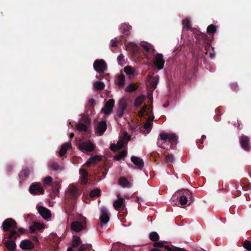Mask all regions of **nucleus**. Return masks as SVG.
<instances>
[{
    "mask_svg": "<svg viewBox=\"0 0 251 251\" xmlns=\"http://www.w3.org/2000/svg\"><path fill=\"white\" fill-rule=\"evenodd\" d=\"M82 120L83 122L86 123V124L89 123L90 122V119L87 117L86 116L83 115L82 117Z\"/></svg>",
    "mask_w": 251,
    "mask_h": 251,
    "instance_id": "obj_63",
    "label": "nucleus"
},
{
    "mask_svg": "<svg viewBox=\"0 0 251 251\" xmlns=\"http://www.w3.org/2000/svg\"><path fill=\"white\" fill-rule=\"evenodd\" d=\"M87 227L86 218L81 214H78L71 224V229L75 232H79Z\"/></svg>",
    "mask_w": 251,
    "mask_h": 251,
    "instance_id": "obj_3",
    "label": "nucleus"
},
{
    "mask_svg": "<svg viewBox=\"0 0 251 251\" xmlns=\"http://www.w3.org/2000/svg\"><path fill=\"white\" fill-rule=\"evenodd\" d=\"M154 65L159 70H161L164 67L165 60L163 59L162 54L157 53L155 56Z\"/></svg>",
    "mask_w": 251,
    "mask_h": 251,
    "instance_id": "obj_11",
    "label": "nucleus"
},
{
    "mask_svg": "<svg viewBox=\"0 0 251 251\" xmlns=\"http://www.w3.org/2000/svg\"><path fill=\"white\" fill-rule=\"evenodd\" d=\"M164 249L167 251H184V249L183 248H180L176 247H173V249H171L168 245H164Z\"/></svg>",
    "mask_w": 251,
    "mask_h": 251,
    "instance_id": "obj_40",
    "label": "nucleus"
},
{
    "mask_svg": "<svg viewBox=\"0 0 251 251\" xmlns=\"http://www.w3.org/2000/svg\"><path fill=\"white\" fill-rule=\"evenodd\" d=\"M81 244V241L79 237L75 235L73 236L72 246L73 248L77 247Z\"/></svg>",
    "mask_w": 251,
    "mask_h": 251,
    "instance_id": "obj_28",
    "label": "nucleus"
},
{
    "mask_svg": "<svg viewBox=\"0 0 251 251\" xmlns=\"http://www.w3.org/2000/svg\"><path fill=\"white\" fill-rule=\"evenodd\" d=\"M51 241L53 242L52 246L57 247L60 242V238L56 234H52L49 237Z\"/></svg>",
    "mask_w": 251,
    "mask_h": 251,
    "instance_id": "obj_22",
    "label": "nucleus"
},
{
    "mask_svg": "<svg viewBox=\"0 0 251 251\" xmlns=\"http://www.w3.org/2000/svg\"><path fill=\"white\" fill-rule=\"evenodd\" d=\"M153 246L154 247L156 248H163L164 247L163 243L162 241L158 242L155 241L153 243Z\"/></svg>",
    "mask_w": 251,
    "mask_h": 251,
    "instance_id": "obj_53",
    "label": "nucleus"
},
{
    "mask_svg": "<svg viewBox=\"0 0 251 251\" xmlns=\"http://www.w3.org/2000/svg\"><path fill=\"white\" fill-rule=\"evenodd\" d=\"M123 142L121 141H119L116 145L115 144H111L110 147V149L113 151H116L119 149H122L123 147Z\"/></svg>",
    "mask_w": 251,
    "mask_h": 251,
    "instance_id": "obj_26",
    "label": "nucleus"
},
{
    "mask_svg": "<svg viewBox=\"0 0 251 251\" xmlns=\"http://www.w3.org/2000/svg\"><path fill=\"white\" fill-rule=\"evenodd\" d=\"M36 229L35 226H30L29 228L30 232L31 233H34L35 232V230Z\"/></svg>",
    "mask_w": 251,
    "mask_h": 251,
    "instance_id": "obj_64",
    "label": "nucleus"
},
{
    "mask_svg": "<svg viewBox=\"0 0 251 251\" xmlns=\"http://www.w3.org/2000/svg\"><path fill=\"white\" fill-rule=\"evenodd\" d=\"M94 89L96 90H102L105 87V84L101 81H96L94 83Z\"/></svg>",
    "mask_w": 251,
    "mask_h": 251,
    "instance_id": "obj_30",
    "label": "nucleus"
},
{
    "mask_svg": "<svg viewBox=\"0 0 251 251\" xmlns=\"http://www.w3.org/2000/svg\"><path fill=\"white\" fill-rule=\"evenodd\" d=\"M49 166L53 171L62 170L64 169L62 165H60L58 163L53 161L49 163Z\"/></svg>",
    "mask_w": 251,
    "mask_h": 251,
    "instance_id": "obj_21",
    "label": "nucleus"
},
{
    "mask_svg": "<svg viewBox=\"0 0 251 251\" xmlns=\"http://www.w3.org/2000/svg\"><path fill=\"white\" fill-rule=\"evenodd\" d=\"M123 139L124 140H127V141H128L130 140V136L127 134V133L126 132L124 133V136H123Z\"/></svg>",
    "mask_w": 251,
    "mask_h": 251,
    "instance_id": "obj_62",
    "label": "nucleus"
},
{
    "mask_svg": "<svg viewBox=\"0 0 251 251\" xmlns=\"http://www.w3.org/2000/svg\"><path fill=\"white\" fill-rule=\"evenodd\" d=\"M30 173L31 170L30 169L28 168L24 169L20 172L19 175V177L23 180L26 179L28 177Z\"/></svg>",
    "mask_w": 251,
    "mask_h": 251,
    "instance_id": "obj_20",
    "label": "nucleus"
},
{
    "mask_svg": "<svg viewBox=\"0 0 251 251\" xmlns=\"http://www.w3.org/2000/svg\"><path fill=\"white\" fill-rule=\"evenodd\" d=\"M148 108V106L146 104H145L142 108L138 112V114L139 117H142L144 115L145 112L146 111Z\"/></svg>",
    "mask_w": 251,
    "mask_h": 251,
    "instance_id": "obj_48",
    "label": "nucleus"
},
{
    "mask_svg": "<svg viewBox=\"0 0 251 251\" xmlns=\"http://www.w3.org/2000/svg\"><path fill=\"white\" fill-rule=\"evenodd\" d=\"M19 237L16 230H13L5 234L2 239V242L8 251H15L16 248L15 241Z\"/></svg>",
    "mask_w": 251,
    "mask_h": 251,
    "instance_id": "obj_2",
    "label": "nucleus"
},
{
    "mask_svg": "<svg viewBox=\"0 0 251 251\" xmlns=\"http://www.w3.org/2000/svg\"><path fill=\"white\" fill-rule=\"evenodd\" d=\"M151 126L152 124L149 121H147L144 124L143 127L146 129H151Z\"/></svg>",
    "mask_w": 251,
    "mask_h": 251,
    "instance_id": "obj_55",
    "label": "nucleus"
},
{
    "mask_svg": "<svg viewBox=\"0 0 251 251\" xmlns=\"http://www.w3.org/2000/svg\"><path fill=\"white\" fill-rule=\"evenodd\" d=\"M239 142L243 149L247 151H250L251 146L250 145V140L249 137L242 135L239 138Z\"/></svg>",
    "mask_w": 251,
    "mask_h": 251,
    "instance_id": "obj_9",
    "label": "nucleus"
},
{
    "mask_svg": "<svg viewBox=\"0 0 251 251\" xmlns=\"http://www.w3.org/2000/svg\"><path fill=\"white\" fill-rule=\"evenodd\" d=\"M29 191L33 195H40L44 193V189L39 182L32 183L29 187Z\"/></svg>",
    "mask_w": 251,
    "mask_h": 251,
    "instance_id": "obj_8",
    "label": "nucleus"
},
{
    "mask_svg": "<svg viewBox=\"0 0 251 251\" xmlns=\"http://www.w3.org/2000/svg\"><path fill=\"white\" fill-rule=\"evenodd\" d=\"M77 147L79 150L84 153L92 152L96 148L95 145L90 140L83 141L82 140H80L77 143Z\"/></svg>",
    "mask_w": 251,
    "mask_h": 251,
    "instance_id": "obj_5",
    "label": "nucleus"
},
{
    "mask_svg": "<svg viewBox=\"0 0 251 251\" xmlns=\"http://www.w3.org/2000/svg\"><path fill=\"white\" fill-rule=\"evenodd\" d=\"M107 129V124L104 121L99 122L97 126V133L99 135H102Z\"/></svg>",
    "mask_w": 251,
    "mask_h": 251,
    "instance_id": "obj_14",
    "label": "nucleus"
},
{
    "mask_svg": "<svg viewBox=\"0 0 251 251\" xmlns=\"http://www.w3.org/2000/svg\"><path fill=\"white\" fill-rule=\"evenodd\" d=\"M191 195V192L188 189H182L177 191L173 197H179V202L181 205H184L188 202L187 197Z\"/></svg>",
    "mask_w": 251,
    "mask_h": 251,
    "instance_id": "obj_4",
    "label": "nucleus"
},
{
    "mask_svg": "<svg viewBox=\"0 0 251 251\" xmlns=\"http://www.w3.org/2000/svg\"><path fill=\"white\" fill-rule=\"evenodd\" d=\"M120 194L118 195V200H116L113 202V207L116 210H118L120 208L125 206L124 202L125 201V199L122 197H119Z\"/></svg>",
    "mask_w": 251,
    "mask_h": 251,
    "instance_id": "obj_18",
    "label": "nucleus"
},
{
    "mask_svg": "<svg viewBox=\"0 0 251 251\" xmlns=\"http://www.w3.org/2000/svg\"><path fill=\"white\" fill-rule=\"evenodd\" d=\"M80 178L81 183L84 185H86L88 183V173L87 171L84 169L81 168L79 171Z\"/></svg>",
    "mask_w": 251,
    "mask_h": 251,
    "instance_id": "obj_13",
    "label": "nucleus"
},
{
    "mask_svg": "<svg viewBox=\"0 0 251 251\" xmlns=\"http://www.w3.org/2000/svg\"><path fill=\"white\" fill-rule=\"evenodd\" d=\"M114 104V100L113 99H109L106 102L104 106L101 109V112L105 115H110L113 109Z\"/></svg>",
    "mask_w": 251,
    "mask_h": 251,
    "instance_id": "obj_10",
    "label": "nucleus"
},
{
    "mask_svg": "<svg viewBox=\"0 0 251 251\" xmlns=\"http://www.w3.org/2000/svg\"><path fill=\"white\" fill-rule=\"evenodd\" d=\"M230 87L233 90L236 91L238 86L237 83H232L231 84Z\"/></svg>",
    "mask_w": 251,
    "mask_h": 251,
    "instance_id": "obj_59",
    "label": "nucleus"
},
{
    "mask_svg": "<svg viewBox=\"0 0 251 251\" xmlns=\"http://www.w3.org/2000/svg\"><path fill=\"white\" fill-rule=\"evenodd\" d=\"M159 136L160 139H158L157 143L158 147L166 150L175 148L177 140V138L175 134L161 132Z\"/></svg>",
    "mask_w": 251,
    "mask_h": 251,
    "instance_id": "obj_1",
    "label": "nucleus"
},
{
    "mask_svg": "<svg viewBox=\"0 0 251 251\" xmlns=\"http://www.w3.org/2000/svg\"><path fill=\"white\" fill-rule=\"evenodd\" d=\"M241 183L244 185H241L242 189H244L245 188L248 189L250 187V184H248V180L246 178H244L241 180Z\"/></svg>",
    "mask_w": 251,
    "mask_h": 251,
    "instance_id": "obj_45",
    "label": "nucleus"
},
{
    "mask_svg": "<svg viewBox=\"0 0 251 251\" xmlns=\"http://www.w3.org/2000/svg\"><path fill=\"white\" fill-rule=\"evenodd\" d=\"M76 128L77 130L79 131L87 132V126L86 125L81 123L77 124L76 125Z\"/></svg>",
    "mask_w": 251,
    "mask_h": 251,
    "instance_id": "obj_34",
    "label": "nucleus"
},
{
    "mask_svg": "<svg viewBox=\"0 0 251 251\" xmlns=\"http://www.w3.org/2000/svg\"><path fill=\"white\" fill-rule=\"evenodd\" d=\"M59 186L57 183H56L55 184H54L52 185V189L53 193L55 194H57L59 193Z\"/></svg>",
    "mask_w": 251,
    "mask_h": 251,
    "instance_id": "obj_51",
    "label": "nucleus"
},
{
    "mask_svg": "<svg viewBox=\"0 0 251 251\" xmlns=\"http://www.w3.org/2000/svg\"><path fill=\"white\" fill-rule=\"evenodd\" d=\"M95 103V100L94 99L91 98L89 100L88 105H89V107H93Z\"/></svg>",
    "mask_w": 251,
    "mask_h": 251,
    "instance_id": "obj_57",
    "label": "nucleus"
},
{
    "mask_svg": "<svg viewBox=\"0 0 251 251\" xmlns=\"http://www.w3.org/2000/svg\"><path fill=\"white\" fill-rule=\"evenodd\" d=\"M25 230L23 228H19L18 229V230H16V233L19 234V237H20L21 235L25 233Z\"/></svg>",
    "mask_w": 251,
    "mask_h": 251,
    "instance_id": "obj_56",
    "label": "nucleus"
},
{
    "mask_svg": "<svg viewBox=\"0 0 251 251\" xmlns=\"http://www.w3.org/2000/svg\"><path fill=\"white\" fill-rule=\"evenodd\" d=\"M157 82H158L157 80H155L154 79H153V80L151 82V87L153 89H154L156 88Z\"/></svg>",
    "mask_w": 251,
    "mask_h": 251,
    "instance_id": "obj_60",
    "label": "nucleus"
},
{
    "mask_svg": "<svg viewBox=\"0 0 251 251\" xmlns=\"http://www.w3.org/2000/svg\"><path fill=\"white\" fill-rule=\"evenodd\" d=\"M127 155V151L123 150L119 152L117 154L114 155L113 158L115 160L117 161H120L121 159L126 156Z\"/></svg>",
    "mask_w": 251,
    "mask_h": 251,
    "instance_id": "obj_29",
    "label": "nucleus"
},
{
    "mask_svg": "<svg viewBox=\"0 0 251 251\" xmlns=\"http://www.w3.org/2000/svg\"><path fill=\"white\" fill-rule=\"evenodd\" d=\"M69 195L72 199H75L78 195V190L75 187H71L69 189Z\"/></svg>",
    "mask_w": 251,
    "mask_h": 251,
    "instance_id": "obj_31",
    "label": "nucleus"
},
{
    "mask_svg": "<svg viewBox=\"0 0 251 251\" xmlns=\"http://www.w3.org/2000/svg\"><path fill=\"white\" fill-rule=\"evenodd\" d=\"M149 238L151 241L155 242L159 240V236L157 232H152L150 234Z\"/></svg>",
    "mask_w": 251,
    "mask_h": 251,
    "instance_id": "obj_35",
    "label": "nucleus"
},
{
    "mask_svg": "<svg viewBox=\"0 0 251 251\" xmlns=\"http://www.w3.org/2000/svg\"><path fill=\"white\" fill-rule=\"evenodd\" d=\"M101 194V191L99 188H96L93 190H92L90 192V196L92 198L93 197H99L100 195Z\"/></svg>",
    "mask_w": 251,
    "mask_h": 251,
    "instance_id": "obj_33",
    "label": "nucleus"
},
{
    "mask_svg": "<svg viewBox=\"0 0 251 251\" xmlns=\"http://www.w3.org/2000/svg\"><path fill=\"white\" fill-rule=\"evenodd\" d=\"M100 157L97 155L91 157L86 163V165L90 167L92 164H95L99 161L100 160Z\"/></svg>",
    "mask_w": 251,
    "mask_h": 251,
    "instance_id": "obj_19",
    "label": "nucleus"
},
{
    "mask_svg": "<svg viewBox=\"0 0 251 251\" xmlns=\"http://www.w3.org/2000/svg\"><path fill=\"white\" fill-rule=\"evenodd\" d=\"M182 24L186 28H187V30L191 29V24L190 21L188 19L183 20Z\"/></svg>",
    "mask_w": 251,
    "mask_h": 251,
    "instance_id": "obj_44",
    "label": "nucleus"
},
{
    "mask_svg": "<svg viewBox=\"0 0 251 251\" xmlns=\"http://www.w3.org/2000/svg\"><path fill=\"white\" fill-rule=\"evenodd\" d=\"M59 186L57 183H56L55 184H54L52 185V189L53 193L55 194H57L59 193Z\"/></svg>",
    "mask_w": 251,
    "mask_h": 251,
    "instance_id": "obj_50",
    "label": "nucleus"
},
{
    "mask_svg": "<svg viewBox=\"0 0 251 251\" xmlns=\"http://www.w3.org/2000/svg\"><path fill=\"white\" fill-rule=\"evenodd\" d=\"M199 38H201L202 40H203L205 43H207L208 42V40L207 39V36L204 33H201L199 35Z\"/></svg>",
    "mask_w": 251,
    "mask_h": 251,
    "instance_id": "obj_52",
    "label": "nucleus"
},
{
    "mask_svg": "<svg viewBox=\"0 0 251 251\" xmlns=\"http://www.w3.org/2000/svg\"><path fill=\"white\" fill-rule=\"evenodd\" d=\"M119 182L120 185L123 187H130L131 186V184L129 181L125 177H121L120 178Z\"/></svg>",
    "mask_w": 251,
    "mask_h": 251,
    "instance_id": "obj_25",
    "label": "nucleus"
},
{
    "mask_svg": "<svg viewBox=\"0 0 251 251\" xmlns=\"http://www.w3.org/2000/svg\"><path fill=\"white\" fill-rule=\"evenodd\" d=\"M124 55L123 54H120L117 57V60L119 64H122V62L124 60Z\"/></svg>",
    "mask_w": 251,
    "mask_h": 251,
    "instance_id": "obj_58",
    "label": "nucleus"
},
{
    "mask_svg": "<svg viewBox=\"0 0 251 251\" xmlns=\"http://www.w3.org/2000/svg\"><path fill=\"white\" fill-rule=\"evenodd\" d=\"M125 77L123 74H121L118 77V85L119 86H123L125 84Z\"/></svg>",
    "mask_w": 251,
    "mask_h": 251,
    "instance_id": "obj_39",
    "label": "nucleus"
},
{
    "mask_svg": "<svg viewBox=\"0 0 251 251\" xmlns=\"http://www.w3.org/2000/svg\"><path fill=\"white\" fill-rule=\"evenodd\" d=\"M3 230L5 232L16 230L17 229L16 222L12 218H7L2 223V225Z\"/></svg>",
    "mask_w": 251,
    "mask_h": 251,
    "instance_id": "obj_6",
    "label": "nucleus"
},
{
    "mask_svg": "<svg viewBox=\"0 0 251 251\" xmlns=\"http://www.w3.org/2000/svg\"><path fill=\"white\" fill-rule=\"evenodd\" d=\"M43 182L45 185H50L52 183V178L50 176H48L43 180Z\"/></svg>",
    "mask_w": 251,
    "mask_h": 251,
    "instance_id": "obj_46",
    "label": "nucleus"
},
{
    "mask_svg": "<svg viewBox=\"0 0 251 251\" xmlns=\"http://www.w3.org/2000/svg\"><path fill=\"white\" fill-rule=\"evenodd\" d=\"M89 246H86L85 245H82L79 247L77 251H88L89 250V248H88ZM67 251H75L71 247H69L67 249Z\"/></svg>",
    "mask_w": 251,
    "mask_h": 251,
    "instance_id": "obj_37",
    "label": "nucleus"
},
{
    "mask_svg": "<svg viewBox=\"0 0 251 251\" xmlns=\"http://www.w3.org/2000/svg\"><path fill=\"white\" fill-rule=\"evenodd\" d=\"M137 88L138 87L135 83H131L126 87V91L128 92H132L136 91Z\"/></svg>",
    "mask_w": 251,
    "mask_h": 251,
    "instance_id": "obj_38",
    "label": "nucleus"
},
{
    "mask_svg": "<svg viewBox=\"0 0 251 251\" xmlns=\"http://www.w3.org/2000/svg\"><path fill=\"white\" fill-rule=\"evenodd\" d=\"M125 110H126L125 109L118 107V108L117 110V116L119 118L122 117L125 113Z\"/></svg>",
    "mask_w": 251,
    "mask_h": 251,
    "instance_id": "obj_49",
    "label": "nucleus"
},
{
    "mask_svg": "<svg viewBox=\"0 0 251 251\" xmlns=\"http://www.w3.org/2000/svg\"><path fill=\"white\" fill-rule=\"evenodd\" d=\"M71 146V143H66L62 145L59 152V156H62L64 155L66 153L69 147Z\"/></svg>",
    "mask_w": 251,
    "mask_h": 251,
    "instance_id": "obj_24",
    "label": "nucleus"
},
{
    "mask_svg": "<svg viewBox=\"0 0 251 251\" xmlns=\"http://www.w3.org/2000/svg\"><path fill=\"white\" fill-rule=\"evenodd\" d=\"M143 48L147 52L150 53H154L155 50L154 49L151 44L144 45Z\"/></svg>",
    "mask_w": 251,
    "mask_h": 251,
    "instance_id": "obj_32",
    "label": "nucleus"
},
{
    "mask_svg": "<svg viewBox=\"0 0 251 251\" xmlns=\"http://www.w3.org/2000/svg\"><path fill=\"white\" fill-rule=\"evenodd\" d=\"M94 70L99 73H104L107 70L106 62L103 59H97L93 64Z\"/></svg>",
    "mask_w": 251,
    "mask_h": 251,
    "instance_id": "obj_7",
    "label": "nucleus"
},
{
    "mask_svg": "<svg viewBox=\"0 0 251 251\" xmlns=\"http://www.w3.org/2000/svg\"><path fill=\"white\" fill-rule=\"evenodd\" d=\"M146 97L144 95H141L137 97L134 102V106L135 107H138L140 106L144 101L145 100Z\"/></svg>",
    "mask_w": 251,
    "mask_h": 251,
    "instance_id": "obj_23",
    "label": "nucleus"
},
{
    "mask_svg": "<svg viewBox=\"0 0 251 251\" xmlns=\"http://www.w3.org/2000/svg\"><path fill=\"white\" fill-rule=\"evenodd\" d=\"M243 246L245 249L251 251V241L249 240H246L243 243Z\"/></svg>",
    "mask_w": 251,
    "mask_h": 251,
    "instance_id": "obj_43",
    "label": "nucleus"
},
{
    "mask_svg": "<svg viewBox=\"0 0 251 251\" xmlns=\"http://www.w3.org/2000/svg\"><path fill=\"white\" fill-rule=\"evenodd\" d=\"M34 224L36 229L38 230L42 229L45 227V225L44 224H42L39 223H35Z\"/></svg>",
    "mask_w": 251,
    "mask_h": 251,
    "instance_id": "obj_54",
    "label": "nucleus"
},
{
    "mask_svg": "<svg viewBox=\"0 0 251 251\" xmlns=\"http://www.w3.org/2000/svg\"><path fill=\"white\" fill-rule=\"evenodd\" d=\"M124 72L128 75H133L134 73V69L131 66H126L124 69Z\"/></svg>",
    "mask_w": 251,
    "mask_h": 251,
    "instance_id": "obj_41",
    "label": "nucleus"
},
{
    "mask_svg": "<svg viewBox=\"0 0 251 251\" xmlns=\"http://www.w3.org/2000/svg\"><path fill=\"white\" fill-rule=\"evenodd\" d=\"M127 104L126 100L125 98H122L119 102L118 107L126 110Z\"/></svg>",
    "mask_w": 251,
    "mask_h": 251,
    "instance_id": "obj_36",
    "label": "nucleus"
},
{
    "mask_svg": "<svg viewBox=\"0 0 251 251\" xmlns=\"http://www.w3.org/2000/svg\"><path fill=\"white\" fill-rule=\"evenodd\" d=\"M165 161L167 163H172L174 161V157L173 154H168L165 157Z\"/></svg>",
    "mask_w": 251,
    "mask_h": 251,
    "instance_id": "obj_47",
    "label": "nucleus"
},
{
    "mask_svg": "<svg viewBox=\"0 0 251 251\" xmlns=\"http://www.w3.org/2000/svg\"><path fill=\"white\" fill-rule=\"evenodd\" d=\"M131 28L132 26L126 24H122L120 26V29L123 30L124 33L126 36L129 35L128 32Z\"/></svg>",
    "mask_w": 251,
    "mask_h": 251,
    "instance_id": "obj_27",
    "label": "nucleus"
},
{
    "mask_svg": "<svg viewBox=\"0 0 251 251\" xmlns=\"http://www.w3.org/2000/svg\"><path fill=\"white\" fill-rule=\"evenodd\" d=\"M38 211L44 219H48L51 216L50 210L42 206L38 207Z\"/></svg>",
    "mask_w": 251,
    "mask_h": 251,
    "instance_id": "obj_15",
    "label": "nucleus"
},
{
    "mask_svg": "<svg viewBox=\"0 0 251 251\" xmlns=\"http://www.w3.org/2000/svg\"><path fill=\"white\" fill-rule=\"evenodd\" d=\"M131 160L138 169L141 170L144 167V163L143 160L140 158L132 156L131 157Z\"/></svg>",
    "mask_w": 251,
    "mask_h": 251,
    "instance_id": "obj_17",
    "label": "nucleus"
},
{
    "mask_svg": "<svg viewBox=\"0 0 251 251\" xmlns=\"http://www.w3.org/2000/svg\"><path fill=\"white\" fill-rule=\"evenodd\" d=\"M100 221L103 224H106L109 220V217L108 215L107 210L105 207L101 209V213L100 216Z\"/></svg>",
    "mask_w": 251,
    "mask_h": 251,
    "instance_id": "obj_16",
    "label": "nucleus"
},
{
    "mask_svg": "<svg viewBox=\"0 0 251 251\" xmlns=\"http://www.w3.org/2000/svg\"><path fill=\"white\" fill-rule=\"evenodd\" d=\"M20 247L23 250H29L34 249V246L29 240H24L21 242Z\"/></svg>",
    "mask_w": 251,
    "mask_h": 251,
    "instance_id": "obj_12",
    "label": "nucleus"
},
{
    "mask_svg": "<svg viewBox=\"0 0 251 251\" xmlns=\"http://www.w3.org/2000/svg\"><path fill=\"white\" fill-rule=\"evenodd\" d=\"M111 47H116L117 46L118 41L115 39L112 40L111 41Z\"/></svg>",
    "mask_w": 251,
    "mask_h": 251,
    "instance_id": "obj_61",
    "label": "nucleus"
},
{
    "mask_svg": "<svg viewBox=\"0 0 251 251\" xmlns=\"http://www.w3.org/2000/svg\"><path fill=\"white\" fill-rule=\"evenodd\" d=\"M207 32L209 34H213L216 32V26L214 25H210L207 28Z\"/></svg>",
    "mask_w": 251,
    "mask_h": 251,
    "instance_id": "obj_42",
    "label": "nucleus"
}]
</instances>
